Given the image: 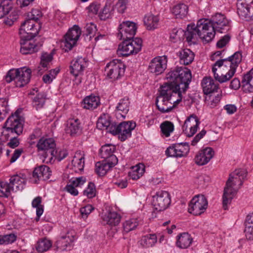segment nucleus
Here are the masks:
<instances>
[{
	"label": "nucleus",
	"mask_w": 253,
	"mask_h": 253,
	"mask_svg": "<svg viewBox=\"0 0 253 253\" xmlns=\"http://www.w3.org/2000/svg\"><path fill=\"white\" fill-rule=\"evenodd\" d=\"M191 78L190 70L186 67H176L167 74L168 83L164 85H168L171 91L169 94L170 105L175 107L181 101L182 93L188 88Z\"/></svg>",
	"instance_id": "f257e3e1"
},
{
	"label": "nucleus",
	"mask_w": 253,
	"mask_h": 253,
	"mask_svg": "<svg viewBox=\"0 0 253 253\" xmlns=\"http://www.w3.org/2000/svg\"><path fill=\"white\" fill-rule=\"evenodd\" d=\"M242 59V52L237 51L227 58L216 61L212 68L215 80L220 83L229 80L235 74Z\"/></svg>",
	"instance_id": "f03ea898"
},
{
	"label": "nucleus",
	"mask_w": 253,
	"mask_h": 253,
	"mask_svg": "<svg viewBox=\"0 0 253 253\" xmlns=\"http://www.w3.org/2000/svg\"><path fill=\"white\" fill-rule=\"evenodd\" d=\"M22 109H17L13 114L7 118L3 126L1 137L5 140L9 139L7 143L11 148H15L19 145V141L17 136L23 132L24 119L20 114Z\"/></svg>",
	"instance_id": "7ed1b4c3"
},
{
	"label": "nucleus",
	"mask_w": 253,
	"mask_h": 253,
	"mask_svg": "<svg viewBox=\"0 0 253 253\" xmlns=\"http://www.w3.org/2000/svg\"><path fill=\"white\" fill-rule=\"evenodd\" d=\"M247 175V171L244 169H238L232 172L226 182L222 196L223 208L224 210L228 209V206L231 203L232 199L236 195L237 190L234 188L238 180L240 181V185L243 184V180Z\"/></svg>",
	"instance_id": "20e7f679"
},
{
	"label": "nucleus",
	"mask_w": 253,
	"mask_h": 253,
	"mask_svg": "<svg viewBox=\"0 0 253 253\" xmlns=\"http://www.w3.org/2000/svg\"><path fill=\"white\" fill-rule=\"evenodd\" d=\"M31 75V71L30 69L26 68L13 69L7 73L5 79L8 83L13 81L16 87H21L29 82Z\"/></svg>",
	"instance_id": "39448f33"
},
{
	"label": "nucleus",
	"mask_w": 253,
	"mask_h": 253,
	"mask_svg": "<svg viewBox=\"0 0 253 253\" xmlns=\"http://www.w3.org/2000/svg\"><path fill=\"white\" fill-rule=\"evenodd\" d=\"M119 44L117 54L119 56H128L130 55L136 54L140 51L142 48V41L140 38L127 39Z\"/></svg>",
	"instance_id": "423d86ee"
},
{
	"label": "nucleus",
	"mask_w": 253,
	"mask_h": 253,
	"mask_svg": "<svg viewBox=\"0 0 253 253\" xmlns=\"http://www.w3.org/2000/svg\"><path fill=\"white\" fill-rule=\"evenodd\" d=\"M196 28L199 37L203 42H209L214 38L215 32L210 19L204 18L199 20Z\"/></svg>",
	"instance_id": "0eeeda50"
},
{
	"label": "nucleus",
	"mask_w": 253,
	"mask_h": 253,
	"mask_svg": "<svg viewBox=\"0 0 253 253\" xmlns=\"http://www.w3.org/2000/svg\"><path fill=\"white\" fill-rule=\"evenodd\" d=\"M170 91L168 85L164 84L161 87L160 94L156 100V105L158 110L162 113L169 112L174 108V105H170L169 99V94Z\"/></svg>",
	"instance_id": "6e6552de"
},
{
	"label": "nucleus",
	"mask_w": 253,
	"mask_h": 253,
	"mask_svg": "<svg viewBox=\"0 0 253 253\" xmlns=\"http://www.w3.org/2000/svg\"><path fill=\"white\" fill-rule=\"evenodd\" d=\"M111 127L110 133L118 134L119 139L124 141L130 137L131 131L135 127V124L131 122H123L119 125L115 124L114 126Z\"/></svg>",
	"instance_id": "1a4fd4ad"
},
{
	"label": "nucleus",
	"mask_w": 253,
	"mask_h": 253,
	"mask_svg": "<svg viewBox=\"0 0 253 253\" xmlns=\"http://www.w3.org/2000/svg\"><path fill=\"white\" fill-rule=\"evenodd\" d=\"M125 71V65L118 59H114L107 64L105 71L107 76L116 80L123 76Z\"/></svg>",
	"instance_id": "9d476101"
},
{
	"label": "nucleus",
	"mask_w": 253,
	"mask_h": 253,
	"mask_svg": "<svg viewBox=\"0 0 253 253\" xmlns=\"http://www.w3.org/2000/svg\"><path fill=\"white\" fill-rule=\"evenodd\" d=\"M208 205V201L204 195H196L189 204L188 211L194 215H199L205 211Z\"/></svg>",
	"instance_id": "9b49d317"
},
{
	"label": "nucleus",
	"mask_w": 253,
	"mask_h": 253,
	"mask_svg": "<svg viewBox=\"0 0 253 253\" xmlns=\"http://www.w3.org/2000/svg\"><path fill=\"white\" fill-rule=\"evenodd\" d=\"M237 13L246 21L253 20V0H238Z\"/></svg>",
	"instance_id": "f8f14e48"
},
{
	"label": "nucleus",
	"mask_w": 253,
	"mask_h": 253,
	"mask_svg": "<svg viewBox=\"0 0 253 253\" xmlns=\"http://www.w3.org/2000/svg\"><path fill=\"white\" fill-rule=\"evenodd\" d=\"M137 27L132 21H123L118 26V37L120 40L132 39L135 35Z\"/></svg>",
	"instance_id": "ddd939ff"
},
{
	"label": "nucleus",
	"mask_w": 253,
	"mask_h": 253,
	"mask_svg": "<svg viewBox=\"0 0 253 253\" xmlns=\"http://www.w3.org/2000/svg\"><path fill=\"white\" fill-rule=\"evenodd\" d=\"M171 202L169 193L165 191H160L153 196L152 205L158 211H163L168 208Z\"/></svg>",
	"instance_id": "4468645a"
},
{
	"label": "nucleus",
	"mask_w": 253,
	"mask_h": 253,
	"mask_svg": "<svg viewBox=\"0 0 253 253\" xmlns=\"http://www.w3.org/2000/svg\"><path fill=\"white\" fill-rule=\"evenodd\" d=\"M190 146L188 142L175 143L169 146L166 150V155L169 157L181 158L186 157L189 152Z\"/></svg>",
	"instance_id": "2eb2a0df"
},
{
	"label": "nucleus",
	"mask_w": 253,
	"mask_h": 253,
	"mask_svg": "<svg viewBox=\"0 0 253 253\" xmlns=\"http://www.w3.org/2000/svg\"><path fill=\"white\" fill-rule=\"evenodd\" d=\"M28 19L22 23L19 29L20 38H34L39 33V24Z\"/></svg>",
	"instance_id": "dca6fc26"
},
{
	"label": "nucleus",
	"mask_w": 253,
	"mask_h": 253,
	"mask_svg": "<svg viewBox=\"0 0 253 253\" xmlns=\"http://www.w3.org/2000/svg\"><path fill=\"white\" fill-rule=\"evenodd\" d=\"M210 21L215 33H225L230 28L229 21L221 13H216L212 16Z\"/></svg>",
	"instance_id": "f3484780"
},
{
	"label": "nucleus",
	"mask_w": 253,
	"mask_h": 253,
	"mask_svg": "<svg viewBox=\"0 0 253 253\" xmlns=\"http://www.w3.org/2000/svg\"><path fill=\"white\" fill-rule=\"evenodd\" d=\"M200 124V121L195 114L189 116L185 121L182 126V130L188 137L193 136L197 131Z\"/></svg>",
	"instance_id": "a211bd4d"
},
{
	"label": "nucleus",
	"mask_w": 253,
	"mask_h": 253,
	"mask_svg": "<svg viewBox=\"0 0 253 253\" xmlns=\"http://www.w3.org/2000/svg\"><path fill=\"white\" fill-rule=\"evenodd\" d=\"M168 59L166 56H157L151 60L148 66L150 72L159 75L163 73L167 67Z\"/></svg>",
	"instance_id": "6ab92c4d"
},
{
	"label": "nucleus",
	"mask_w": 253,
	"mask_h": 253,
	"mask_svg": "<svg viewBox=\"0 0 253 253\" xmlns=\"http://www.w3.org/2000/svg\"><path fill=\"white\" fill-rule=\"evenodd\" d=\"M81 34V30L77 25L69 29L64 36V44L66 50H71L75 46Z\"/></svg>",
	"instance_id": "aec40b11"
},
{
	"label": "nucleus",
	"mask_w": 253,
	"mask_h": 253,
	"mask_svg": "<svg viewBox=\"0 0 253 253\" xmlns=\"http://www.w3.org/2000/svg\"><path fill=\"white\" fill-rule=\"evenodd\" d=\"M82 124L78 118H69L66 122L65 131L72 136H76L82 132Z\"/></svg>",
	"instance_id": "412c9836"
},
{
	"label": "nucleus",
	"mask_w": 253,
	"mask_h": 253,
	"mask_svg": "<svg viewBox=\"0 0 253 253\" xmlns=\"http://www.w3.org/2000/svg\"><path fill=\"white\" fill-rule=\"evenodd\" d=\"M51 174L50 168L45 165L41 166L35 168L33 172L31 181L37 183L39 180H46L49 178Z\"/></svg>",
	"instance_id": "4be33fe9"
},
{
	"label": "nucleus",
	"mask_w": 253,
	"mask_h": 253,
	"mask_svg": "<svg viewBox=\"0 0 253 253\" xmlns=\"http://www.w3.org/2000/svg\"><path fill=\"white\" fill-rule=\"evenodd\" d=\"M74 240V236L67 233L58 239L55 243V246L57 250L61 251H70L73 248Z\"/></svg>",
	"instance_id": "5701e85b"
},
{
	"label": "nucleus",
	"mask_w": 253,
	"mask_h": 253,
	"mask_svg": "<svg viewBox=\"0 0 253 253\" xmlns=\"http://www.w3.org/2000/svg\"><path fill=\"white\" fill-rule=\"evenodd\" d=\"M10 183L13 191H22L25 187L27 181L25 174L19 173L11 176Z\"/></svg>",
	"instance_id": "b1692460"
},
{
	"label": "nucleus",
	"mask_w": 253,
	"mask_h": 253,
	"mask_svg": "<svg viewBox=\"0 0 253 253\" xmlns=\"http://www.w3.org/2000/svg\"><path fill=\"white\" fill-rule=\"evenodd\" d=\"M116 147L112 144H106L102 146L100 149V156L105 160H110L113 164H117L118 159L113 154Z\"/></svg>",
	"instance_id": "393cba45"
},
{
	"label": "nucleus",
	"mask_w": 253,
	"mask_h": 253,
	"mask_svg": "<svg viewBox=\"0 0 253 253\" xmlns=\"http://www.w3.org/2000/svg\"><path fill=\"white\" fill-rule=\"evenodd\" d=\"M33 38H21L20 52L23 54H32L38 51V45Z\"/></svg>",
	"instance_id": "a878e982"
},
{
	"label": "nucleus",
	"mask_w": 253,
	"mask_h": 253,
	"mask_svg": "<svg viewBox=\"0 0 253 253\" xmlns=\"http://www.w3.org/2000/svg\"><path fill=\"white\" fill-rule=\"evenodd\" d=\"M214 151L211 148L207 147L199 152L196 155L195 161L199 165L203 166L207 164L213 157Z\"/></svg>",
	"instance_id": "bb28decb"
},
{
	"label": "nucleus",
	"mask_w": 253,
	"mask_h": 253,
	"mask_svg": "<svg viewBox=\"0 0 253 253\" xmlns=\"http://www.w3.org/2000/svg\"><path fill=\"white\" fill-rule=\"evenodd\" d=\"M120 215L115 211H108L102 214V222L104 224H107L110 226L118 225L121 221Z\"/></svg>",
	"instance_id": "cd10ccee"
},
{
	"label": "nucleus",
	"mask_w": 253,
	"mask_h": 253,
	"mask_svg": "<svg viewBox=\"0 0 253 253\" xmlns=\"http://www.w3.org/2000/svg\"><path fill=\"white\" fill-rule=\"evenodd\" d=\"M85 181V178L83 177H73L69 181L65 187V190L71 195L76 196L79 194L77 188L83 185Z\"/></svg>",
	"instance_id": "c85d7f7f"
},
{
	"label": "nucleus",
	"mask_w": 253,
	"mask_h": 253,
	"mask_svg": "<svg viewBox=\"0 0 253 253\" xmlns=\"http://www.w3.org/2000/svg\"><path fill=\"white\" fill-rule=\"evenodd\" d=\"M201 84L203 92L206 95L219 92L218 84H215L211 77L204 78Z\"/></svg>",
	"instance_id": "c756f323"
},
{
	"label": "nucleus",
	"mask_w": 253,
	"mask_h": 253,
	"mask_svg": "<svg viewBox=\"0 0 253 253\" xmlns=\"http://www.w3.org/2000/svg\"><path fill=\"white\" fill-rule=\"evenodd\" d=\"M39 151H46V153H48L50 155H54V148L55 147V143L53 138H41L37 144ZM48 156V154H46Z\"/></svg>",
	"instance_id": "7c9ffc66"
},
{
	"label": "nucleus",
	"mask_w": 253,
	"mask_h": 253,
	"mask_svg": "<svg viewBox=\"0 0 253 253\" xmlns=\"http://www.w3.org/2000/svg\"><path fill=\"white\" fill-rule=\"evenodd\" d=\"M86 62L85 58L78 57L72 60L71 63V73L76 77L81 74L86 67Z\"/></svg>",
	"instance_id": "2f4dec72"
},
{
	"label": "nucleus",
	"mask_w": 253,
	"mask_h": 253,
	"mask_svg": "<svg viewBox=\"0 0 253 253\" xmlns=\"http://www.w3.org/2000/svg\"><path fill=\"white\" fill-rule=\"evenodd\" d=\"M84 155L81 152H76L72 160L70 168L75 172H81L84 166Z\"/></svg>",
	"instance_id": "473e14b6"
},
{
	"label": "nucleus",
	"mask_w": 253,
	"mask_h": 253,
	"mask_svg": "<svg viewBox=\"0 0 253 253\" xmlns=\"http://www.w3.org/2000/svg\"><path fill=\"white\" fill-rule=\"evenodd\" d=\"M53 59V55L51 53H43L41 56L40 64L37 68V73L42 74L50 66V64Z\"/></svg>",
	"instance_id": "72a5a7b5"
},
{
	"label": "nucleus",
	"mask_w": 253,
	"mask_h": 253,
	"mask_svg": "<svg viewBox=\"0 0 253 253\" xmlns=\"http://www.w3.org/2000/svg\"><path fill=\"white\" fill-rule=\"evenodd\" d=\"M100 104V98L98 96L93 94L86 96L82 102V106L84 109L93 110L96 109Z\"/></svg>",
	"instance_id": "f704fd0d"
},
{
	"label": "nucleus",
	"mask_w": 253,
	"mask_h": 253,
	"mask_svg": "<svg viewBox=\"0 0 253 253\" xmlns=\"http://www.w3.org/2000/svg\"><path fill=\"white\" fill-rule=\"evenodd\" d=\"M192 241L191 235L187 232H183L177 236L176 245L180 249H187L190 246Z\"/></svg>",
	"instance_id": "c9c22d12"
},
{
	"label": "nucleus",
	"mask_w": 253,
	"mask_h": 253,
	"mask_svg": "<svg viewBox=\"0 0 253 253\" xmlns=\"http://www.w3.org/2000/svg\"><path fill=\"white\" fill-rule=\"evenodd\" d=\"M242 84L244 92H253V68L244 76Z\"/></svg>",
	"instance_id": "e433bc0d"
},
{
	"label": "nucleus",
	"mask_w": 253,
	"mask_h": 253,
	"mask_svg": "<svg viewBox=\"0 0 253 253\" xmlns=\"http://www.w3.org/2000/svg\"><path fill=\"white\" fill-rule=\"evenodd\" d=\"M159 20L158 15L148 14L144 16L143 22L147 30H154L158 28Z\"/></svg>",
	"instance_id": "4c0bfd02"
},
{
	"label": "nucleus",
	"mask_w": 253,
	"mask_h": 253,
	"mask_svg": "<svg viewBox=\"0 0 253 253\" xmlns=\"http://www.w3.org/2000/svg\"><path fill=\"white\" fill-rule=\"evenodd\" d=\"M116 164H113L110 160L98 162L95 164V172L99 176H104L108 170Z\"/></svg>",
	"instance_id": "58836bf2"
},
{
	"label": "nucleus",
	"mask_w": 253,
	"mask_h": 253,
	"mask_svg": "<svg viewBox=\"0 0 253 253\" xmlns=\"http://www.w3.org/2000/svg\"><path fill=\"white\" fill-rule=\"evenodd\" d=\"M196 26L194 24L188 25L187 31L184 33V36L187 42L190 44L196 43L199 37L198 30Z\"/></svg>",
	"instance_id": "ea45409f"
},
{
	"label": "nucleus",
	"mask_w": 253,
	"mask_h": 253,
	"mask_svg": "<svg viewBox=\"0 0 253 253\" xmlns=\"http://www.w3.org/2000/svg\"><path fill=\"white\" fill-rule=\"evenodd\" d=\"M177 55L180 62L183 65H188L192 62L194 59V53L189 49H183L179 51Z\"/></svg>",
	"instance_id": "a19ab883"
},
{
	"label": "nucleus",
	"mask_w": 253,
	"mask_h": 253,
	"mask_svg": "<svg viewBox=\"0 0 253 253\" xmlns=\"http://www.w3.org/2000/svg\"><path fill=\"white\" fill-rule=\"evenodd\" d=\"M52 246V242L46 237L39 239L35 245L36 251L40 253L48 251Z\"/></svg>",
	"instance_id": "79ce46f5"
},
{
	"label": "nucleus",
	"mask_w": 253,
	"mask_h": 253,
	"mask_svg": "<svg viewBox=\"0 0 253 253\" xmlns=\"http://www.w3.org/2000/svg\"><path fill=\"white\" fill-rule=\"evenodd\" d=\"M145 170V166L139 163L131 167L128 172V176L132 180H137L140 178L144 173Z\"/></svg>",
	"instance_id": "37998d69"
},
{
	"label": "nucleus",
	"mask_w": 253,
	"mask_h": 253,
	"mask_svg": "<svg viewBox=\"0 0 253 253\" xmlns=\"http://www.w3.org/2000/svg\"><path fill=\"white\" fill-rule=\"evenodd\" d=\"M115 124L111 122L110 117L108 115H101L97 122V126L100 129H106L107 132L110 133L112 126H114Z\"/></svg>",
	"instance_id": "c03bdc74"
},
{
	"label": "nucleus",
	"mask_w": 253,
	"mask_h": 253,
	"mask_svg": "<svg viewBox=\"0 0 253 253\" xmlns=\"http://www.w3.org/2000/svg\"><path fill=\"white\" fill-rule=\"evenodd\" d=\"M157 240L158 238L155 234H149L141 237L140 244L144 248H150L155 246Z\"/></svg>",
	"instance_id": "a18cd8bd"
},
{
	"label": "nucleus",
	"mask_w": 253,
	"mask_h": 253,
	"mask_svg": "<svg viewBox=\"0 0 253 253\" xmlns=\"http://www.w3.org/2000/svg\"><path fill=\"white\" fill-rule=\"evenodd\" d=\"M130 101L127 97L120 100L116 106V111L118 112L123 117L128 113L129 109Z\"/></svg>",
	"instance_id": "49530a36"
},
{
	"label": "nucleus",
	"mask_w": 253,
	"mask_h": 253,
	"mask_svg": "<svg viewBox=\"0 0 253 253\" xmlns=\"http://www.w3.org/2000/svg\"><path fill=\"white\" fill-rule=\"evenodd\" d=\"M171 11L177 18H182L188 13V6L184 3L177 4L173 7Z\"/></svg>",
	"instance_id": "de8ad7c7"
},
{
	"label": "nucleus",
	"mask_w": 253,
	"mask_h": 253,
	"mask_svg": "<svg viewBox=\"0 0 253 253\" xmlns=\"http://www.w3.org/2000/svg\"><path fill=\"white\" fill-rule=\"evenodd\" d=\"M113 10L114 7L112 3L109 1L107 2L99 13L100 19L105 20L110 18L113 14Z\"/></svg>",
	"instance_id": "09e8293b"
},
{
	"label": "nucleus",
	"mask_w": 253,
	"mask_h": 253,
	"mask_svg": "<svg viewBox=\"0 0 253 253\" xmlns=\"http://www.w3.org/2000/svg\"><path fill=\"white\" fill-rule=\"evenodd\" d=\"M206 98V102L211 108L216 106L220 102L221 98V91L217 92L216 95L213 94H209Z\"/></svg>",
	"instance_id": "8fccbe9b"
},
{
	"label": "nucleus",
	"mask_w": 253,
	"mask_h": 253,
	"mask_svg": "<svg viewBox=\"0 0 253 253\" xmlns=\"http://www.w3.org/2000/svg\"><path fill=\"white\" fill-rule=\"evenodd\" d=\"M160 128L163 136L169 137L174 130V125L172 123L166 121L160 125Z\"/></svg>",
	"instance_id": "3c124183"
},
{
	"label": "nucleus",
	"mask_w": 253,
	"mask_h": 253,
	"mask_svg": "<svg viewBox=\"0 0 253 253\" xmlns=\"http://www.w3.org/2000/svg\"><path fill=\"white\" fill-rule=\"evenodd\" d=\"M45 100V94L44 93H39L33 98V106L37 110L40 109L43 107Z\"/></svg>",
	"instance_id": "603ef678"
},
{
	"label": "nucleus",
	"mask_w": 253,
	"mask_h": 253,
	"mask_svg": "<svg viewBox=\"0 0 253 253\" xmlns=\"http://www.w3.org/2000/svg\"><path fill=\"white\" fill-rule=\"evenodd\" d=\"M10 109L8 104V100L6 98H0V122L6 117Z\"/></svg>",
	"instance_id": "864d4df0"
},
{
	"label": "nucleus",
	"mask_w": 253,
	"mask_h": 253,
	"mask_svg": "<svg viewBox=\"0 0 253 253\" xmlns=\"http://www.w3.org/2000/svg\"><path fill=\"white\" fill-rule=\"evenodd\" d=\"M12 190L10 183L6 182L0 181V197H8L11 194Z\"/></svg>",
	"instance_id": "5fc2aeb1"
},
{
	"label": "nucleus",
	"mask_w": 253,
	"mask_h": 253,
	"mask_svg": "<svg viewBox=\"0 0 253 253\" xmlns=\"http://www.w3.org/2000/svg\"><path fill=\"white\" fill-rule=\"evenodd\" d=\"M138 222L136 218H131L126 220L123 223L124 230L126 232H128L134 230L137 227Z\"/></svg>",
	"instance_id": "6e6d98bb"
},
{
	"label": "nucleus",
	"mask_w": 253,
	"mask_h": 253,
	"mask_svg": "<svg viewBox=\"0 0 253 253\" xmlns=\"http://www.w3.org/2000/svg\"><path fill=\"white\" fill-rule=\"evenodd\" d=\"M59 71L60 69L58 67L50 70L48 74L43 75L42 77L43 82L45 84L51 83L53 80L56 78Z\"/></svg>",
	"instance_id": "4d7b16f0"
},
{
	"label": "nucleus",
	"mask_w": 253,
	"mask_h": 253,
	"mask_svg": "<svg viewBox=\"0 0 253 253\" xmlns=\"http://www.w3.org/2000/svg\"><path fill=\"white\" fill-rule=\"evenodd\" d=\"M41 203L42 198L40 196L35 198L32 203L33 207L36 208V214L38 218L42 215L43 211V207L41 205Z\"/></svg>",
	"instance_id": "13d9d810"
},
{
	"label": "nucleus",
	"mask_w": 253,
	"mask_h": 253,
	"mask_svg": "<svg viewBox=\"0 0 253 253\" xmlns=\"http://www.w3.org/2000/svg\"><path fill=\"white\" fill-rule=\"evenodd\" d=\"M17 239V236L14 233L0 236V245L9 244L14 242Z\"/></svg>",
	"instance_id": "bf43d9fd"
},
{
	"label": "nucleus",
	"mask_w": 253,
	"mask_h": 253,
	"mask_svg": "<svg viewBox=\"0 0 253 253\" xmlns=\"http://www.w3.org/2000/svg\"><path fill=\"white\" fill-rule=\"evenodd\" d=\"M96 189L94 183L89 182L86 188L84 191V195L88 198H92L96 195Z\"/></svg>",
	"instance_id": "052dcab7"
},
{
	"label": "nucleus",
	"mask_w": 253,
	"mask_h": 253,
	"mask_svg": "<svg viewBox=\"0 0 253 253\" xmlns=\"http://www.w3.org/2000/svg\"><path fill=\"white\" fill-rule=\"evenodd\" d=\"M12 7V4H7V1H2L0 3V18L8 14Z\"/></svg>",
	"instance_id": "680f3d73"
},
{
	"label": "nucleus",
	"mask_w": 253,
	"mask_h": 253,
	"mask_svg": "<svg viewBox=\"0 0 253 253\" xmlns=\"http://www.w3.org/2000/svg\"><path fill=\"white\" fill-rule=\"evenodd\" d=\"M128 0H118L115 5V7L118 12L123 13L126 10L127 6Z\"/></svg>",
	"instance_id": "e2e57ef3"
},
{
	"label": "nucleus",
	"mask_w": 253,
	"mask_h": 253,
	"mask_svg": "<svg viewBox=\"0 0 253 253\" xmlns=\"http://www.w3.org/2000/svg\"><path fill=\"white\" fill-rule=\"evenodd\" d=\"M68 155V152L66 150H60L59 151H55L54 150V155H50L51 158L52 157H55L58 161H61L65 158H66Z\"/></svg>",
	"instance_id": "0e129e2a"
},
{
	"label": "nucleus",
	"mask_w": 253,
	"mask_h": 253,
	"mask_svg": "<svg viewBox=\"0 0 253 253\" xmlns=\"http://www.w3.org/2000/svg\"><path fill=\"white\" fill-rule=\"evenodd\" d=\"M100 8V4L96 2H92L86 8L88 12L91 14H96Z\"/></svg>",
	"instance_id": "69168bd1"
},
{
	"label": "nucleus",
	"mask_w": 253,
	"mask_h": 253,
	"mask_svg": "<svg viewBox=\"0 0 253 253\" xmlns=\"http://www.w3.org/2000/svg\"><path fill=\"white\" fill-rule=\"evenodd\" d=\"M22 153H23V149L22 148L15 149L9 159L10 163H13L15 162L21 155Z\"/></svg>",
	"instance_id": "338daca9"
},
{
	"label": "nucleus",
	"mask_w": 253,
	"mask_h": 253,
	"mask_svg": "<svg viewBox=\"0 0 253 253\" xmlns=\"http://www.w3.org/2000/svg\"><path fill=\"white\" fill-rule=\"evenodd\" d=\"M230 40V37L228 35H225L217 42V47L220 48H223L229 42Z\"/></svg>",
	"instance_id": "774afa93"
}]
</instances>
